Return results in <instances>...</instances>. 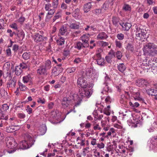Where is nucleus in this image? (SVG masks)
Here are the masks:
<instances>
[{"label": "nucleus", "mask_w": 157, "mask_h": 157, "mask_svg": "<svg viewBox=\"0 0 157 157\" xmlns=\"http://www.w3.org/2000/svg\"><path fill=\"white\" fill-rule=\"evenodd\" d=\"M31 80L32 78L31 75H29L25 76L22 78V81L25 84L31 82Z\"/></svg>", "instance_id": "nucleus-23"}, {"label": "nucleus", "mask_w": 157, "mask_h": 157, "mask_svg": "<svg viewBox=\"0 0 157 157\" xmlns=\"http://www.w3.org/2000/svg\"><path fill=\"white\" fill-rule=\"evenodd\" d=\"M62 11L61 10H58L57 12L56 13L55 15L53 17L52 20V22L55 21L57 19L61 18L62 16Z\"/></svg>", "instance_id": "nucleus-19"}, {"label": "nucleus", "mask_w": 157, "mask_h": 157, "mask_svg": "<svg viewBox=\"0 0 157 157\" xmlns=\"http://www.w3.org/2000/svg\"><path fill=\"white\" fill-rule=\"evenodd\" d=\"M20 67V68L23 69H26L28 68V66L26 64L24 63H22L20 64L18 66Z\"/></svg>", "instance_id": "nucleus-47"}, {"label": "nucleus", "mask_w": 157, "mask_h": 157, "mask_svg": "<svg viewBox=\"0 0 157 157\" xmlns=\"http://www.w3.org/2000/svg\"><path fill=\"white\" fill-rule=\"evenodd\" d=\"M76 69L75 67H70L67 68V71L69 74L73 73L75 71Z\"/></svg>", "instance_id": "nucleus-42"}, {"label": "nucleus", "mask_w": 157, "mask_h": 157, "mask_svg": "<svg viewBox=\"0 0 157 157\" xmlns=\"http://www.w3.org/2000/svg\"><path fill=\"white\" fill-rule=\"evenodd\" d=\"M136 38L140 40H143V39H146L148 37V34H147V31L143 32L142 34L140 33H137L136 34Z\"/></svg>", "instance_id": "nucleus-10"}, {"label": "nucleus", "mask_w": 157, "mask_h": 157, "mask_svg": "<svg viewBox=\"0 0 157 157\" xmlns=\"http://www.w3.org/2000/svg\"><path fill=\"white\" fill-rule=\"evenodd\" d=\"M45 38V37H44L39 33H36L33 37L34 41L36 43L43 41L44 40Z\"/></svg>", "instance_id": "nucleus-11"}, {"label": "nucleus", "mask_w": 157, "mask_h": 157, "mask_svg": "<svg viewBox=\"0 0 157 157\" xmlns=\"http://www.w3.org/2000/svg\"><path fill=\"white\" fill-rule=\"evenodd\" d=\"M93 13L97 15H99L101 13V9H97L93 11Z\"/></svg>", "instance_id": "nucleus-52"}, {"label": "nucleus", "mask_w": 157, "mask_h": 157, "mask_svg": "<svg viewBox=\"0 0 157 157\" xmlns=\"http://www.w3.org/2000/svg\"><path fill=\"white\" fill-rule=\"evenodd\" d=\"M92 58L95 61V63L98 65L102 66L105 64L104 59L101 57V56L100 53H97L93 56Z\"/></svg>", "instance_id": "nucleus-3"}, {"label": "nucleus", "mask_w": 157, "mask_h": 157, "mask_svg": "<svg viewBox=\"0 0 157 157\" xmlns=\"http://www.w3.org/2000/svg\"><path fill=\"white\" fill-rule=\"evenodd\" d=\"M51 61L50 60L48 59L45 62L44 67L47 70H49L51 67Z\"/></svg>", "instance_id": "nucleus-26"}, {"label": "nucleus", "mask_w": 157, "mask_h": 157, "mask_svg": "<svg viewBox=\"0 0 157 157\" xmlns=\"http://www.w3.org/2000/svg\"><path fill=\"white\" fill-rule=\"evenodd\" d=\"M115 44L116 47L119 48H121L122 47V43L120 40H116Z\"/></svg>", "instance_id": "nucleus-44"}, {"label": "nucleus", "mask_w": 157, "mask_h": 157, "mask_svg": "<svg viewBox=\"0 0 157 157\" xmlns=\"http://www.w3.org/2000/svg\"><path fill=\"white\" fill-rule=\"evenodd\" d=\"M10 63L9 62H6L5 63L4 65V67L6 68V70L7 71V76L9 77H10V70H9L10 68Z\"/></svg>", "instance_id": "nucleus-28"}, {"label": "nucleus", "mask_w": 157, "mask_h": 157, "mask_svg": "<svg viewBox=\"0 0 157 157\" xmlns=\"http://www.w3.org/2000/svg\"><path fill=\"white\" fill-rule=\"evenodd\" d=\"M112 58L109 56H107L105 57L106 61L109 63H110L112 62Z\"/></svg>", "instance_id": "nucleus-63"}, {"label": "nucleus", "mask_w": 157, "mask_h": 157, "mask_svg": "<svg viewBox=\"0 0 157 157\" xmlns=\"http://www.w3.org/2000/svg\"><path fill=\"white\" fill-rule=\"evenodd\" d=\"M77 83L78 86L79 87L86 88L88 87V83L83 77H81L78 78Z\"/></svg>", "instance_id": "nucleus-6"}, {"label": "nucleus", "mask_w": 157, "mask_h": 157, "mask_svg": "<svg viewBox=\"0 0 157 157\" xmlns=\"http://www.w3.org/2000/svg\"><path fill=\"white\" fill-rule=\"evenodd\" d=\"M18 126L16 125H15V124L13 125L12 124V125L10 126V133H12L11 135H15V133H13L15 131L17 130L18 129Z\"/></svg>", "instance_id": "nucleus-27"}, {"label": "nucleus", "mask_w": 157, "mask_h": 157, "mask_svg": "<svg viewBox=\"0 0 157 157\" xmlns=\"http://www.w3.org/2000/svg\"><path fill=\"white\" fill-rule=\"evenodd\" d=\"M51 117L56 120L58 119L59 117V114H58L56 111H53L51 113Z\"/></svg>", "instance_id": "nucleus-29"}, {"label": "nucleus", "mask_w": 157, "mask_h": 157, "mask_svg": "<svg viewBox=\"0 0 157 157\" xmlns=\"http://www.w3.org/2000/svg\"><path fill=\"white\" fill-rule=\"evenodd\" d=\"M93 128L94 130H100L101 129V127L99 126V124H94Z\"/></svg>", "instance_id": "nucleus-60"}, {"label": "nucleus", "mask_w": 157, "mask_h": 157, "mask_svg": "<svg viewBox=\"0 0 157 157\" xmlns=\"http://www.w3.org/2000/svg\"><path fill=\"white\" fill-rule=\"evenodd\" d=\"M112 21L113 25L117 26L119 21V19L116 17H113L112 18Z\"/></svg>", "instance_id": "nucleus-39"}, {"label": "nucleus", "mask_w": 157, "mask_h": 157, "mask_svg": "<svg viewBox=\"0 0 157 157\" xmlns=\"http://www.w3.org/2000/svg\"><path fill=\"white\" fill-rule=\"evenodd\" d=\"M79 96L82 98L85 97L90 96L91 94L87 88H81L79 89Z\"/></svg>", "instance_id": "nucleus-5"}, {"label": "nucleus", "mask_w": 157, "mask_h": 157, "mask_svg": "<svg viewBox=\"0 0 157 157\" xmlns=\"http://www.w3.org/2000/svg\"><path fill=\"white\" fill-rule=\"evenodd\" d=\"M89 149V148L88 147H86L83 149H82V155L84 157H85L86 156V153H87V151Z\"/></svg>", "instance_id": "nucleus-57"}, {"label": "nucleus", "mask_w": 157, "mask_h": 157, "mask_svg": "<svg viewBox=\"0 0 157 157\" xmlns=\"http://www.w3.org/2000/svg\"><path fill=\"white\" fill-rule=\"evenodd\" d=\"M37 101L39 103H41V104H44L45 102V100L44 98L43 99L41 98H39Z\"/></svg>", "instance_id": "nucleus-64"}, {"label": "nucleus", "mask_w": 157, "mask_h": 157, "mask_svg": "<svg viewBox=\"0 0 157 157\" xmlns=\"http://www.w3.org/2000/svg\"><path fill=\"white\" fill-rule=\"evenodd\" d=\"M122 9L126 11H130L131 10V7L128 4H124L123 7Z\"/></svg>", "instance_id": "nucleus-31"}, {"label": "nucleus", "mask_w": 157, "mask_h": 157, "mask_svg": "<svg viewBox=\"0 0 157 157\" xmlns=\"http://www.w3.org/2000/svg\"><path fill=\"white\" fill-rule=\"evenodd\" d=\"M19 87L20 90L22 91H25L27 89L26 86L21 83H19Z\"/></svg>", "instance_id": "nucleus-45"}, {"label": "nucleus", "mask_w": 157, "mask_h": 157, "mask_svg": "<svg viewBox=\"0 0 157 157\" xmlns=\"http://www.w3.org/2000/svg\"><path fill=\"white\" fill-rule=\"evenodd\" d=\"M135 28L136 29V34L137 33L142 34V33H143V32H144V31H147L146 30H144L143 29H140L139 27L137 26H136Z\"/></svg>", "instance_id": "nucleus-36"}, {"label": "nucleus", "mask_w": 157, "mask_h": 157, "mask_svg": "<svg viewBox=\"0 0 157 157\" xmlns=\"http://www.w3.org/2000/svg\"><path fill=\"white\" fill-rule=\"evenodd\" d=\"M92 4L90 2H88L84 4L83 10L85 13H87L90 11L92 7Z\"/></svg>", "instance_id": "nucleus-16"}, {"label": "nucleus", "mask_w": 157, "mask_h": 157, "mask_svg": "<svg viewBox=\"0 0 157 157\" xmlns=\"http://www.w3.org/2000/svg\"><path fill=\"white\" fill-rule=\"evenodd\" d=\"M9 106L6 104H4L2 105V108L0 109L1 113L9 109Z\"/></svg>", "instance_id": "nucleus-33"}, {"label": "nucleus", "mask_w": 157, "mask_h": 157, "mask_svg": "<svg viewBox=\"0 0 157 157\" xmlns=\"http://www.w3.org/2000/svg\"><path fill=\"white\" fill-rule=\"evenodd\" d=\"M89 34H84L80 38V40L83 42V47H87L89 46L88 40H89Z\"/></svg>", "instance_id": "nucleus-8"}, {"label": "nucleus", "mask_w": 157, "mask_h": 157, "mask_svg": "<svg viewBox=\"0 0 157 157\" xmlns=\"http://www.w3.org/2000/svg\"><path fill=\"white\" fill-rule=\"evenodd\" d=\"M122 56V53L120 51H117L115 52V57H116L118 59H120Z\"/></svg>", "instance_id": "nucleus-40"}, {"label": "nucleus", "mask_w": 157, "mask_h": 157, "mask_svg": "<svg viewBox=\"0 0 157 157\" xmlns=\"http://www.w3.org/2000/svg\"><path fill=\"white\" fill-rule=\"evenodd\" d=\"M47 71L44 67V66H42L37 70V72L40 75H45L47 74Z\"/></svg>", "instance_id": "nucleus-15"}, {"label": "nucleus", "mask_w": 157, "mask_h": 157, "mask_svg": "<svg viewBox=\"0 0 157 157\" xmlns=\"http://www.w3.org/2000/svg\"><path fill=\"white\" fill-rule=\"evenodd\" d=\"M30 57V54L29 52H24L22 55V57L25 60H27L29 59Z\"/></svg>", "instance_id": "nucleus-34"}, {"label": "nucleus", "mask_w": 157, "mask_h": 157, "mask_svg": "<svg viewBox=\"0 0 157 157\" xmlns=\"http://www.w3.org/2000/svg\"><path fill=\"white\" fill-rule=\"evenodd\" d=\"M59 74V72H58L57 68L55 67L53 68L52 71V75L55 76Z\"/></svg>", "instance_id": "nucleus-46"}, {"label": "nucleus", "mask_w": 157, "mask_h": 157, "mask_svg": "<svg viewBox=\"0 0 157 157\" xmlns=\"http://www.w3.org/2000/svg\"><path fill=\"white\" fill-rule=\"evenodd\" d=\"M97 146V147L101 149L104 148L105 147V145L103 143L101 142L100 143H98Z\"/></svg>", "instance_id": "nucleus-59"}, {"label": "nucleus", "mask_w": 157, "mask_h": 157, "mask_svg": "<svg viewBox=\"0 0 157 157\" xmlns=\"http://www.w3.org/2000/svg\"><path fill=\"white\" fill-rule=\"evenodd\" d=\"M91 141L90 142V144L93 146H94L95 145H97V140L94 138L91 137Z\"/></svg>", "instance_id": "nucleus-55"}, {"label": "nucleus", "mask_w": 157, "mask_h": 157, "mask_svg": "<svg viewBox=\"0 0 157 157\" xmlns=\"http://www.w3.org/2000/svg\"><path fill=\"white\" fill-rule=\"evenodd\" d=\"M20 67L17 66H16L15 68V74L17 75H19L22 72V69L20 68Z\"/></svg>", "instance_id": "nucleus-32"}, {"label": "nucleus", "mask_w": 157, "mask_h": 157, "mask_svg": "<svg viewBox=\"0 0 157 157\" xmlns=\"http://www.w3.org/2000/svg\"><path fill=\"white\" fill-rule=\"evenodd\" d=\"M110 81V78L107 75L104 78V84H107Z\"/></svg>", "instance_id": "nucleus-56"}, {"label": "nucleus", "mask_w": 157, "mask_h": 157, "mask_svg": "<svg viewBox=\"0 0 157 157\" xmlns=\"http://www.w3.org/2000/svg\"><path fill=\"white\" fill-rule=\"evenodd\" d=\"M26 137L27 139V141L24 140L20 143V147L21 149H25L29 148L33 144V139L30 136L28 135H26Z\"/></svg>", "instance_id": "nucleus-2"}, {"label": "nucleus", "mask_w": 157, "mask_h": 157, "mask_svg": "<svg viewBox=\"0 0 157 157\" xmlns=\"http://www.w3.org/2000/svg\"><path fill=\"white\" fill-rule=\"evenodd\" d=\"M93 71L92 68L90 67L87 68L86 70V75L87 76L90 77L92 76Z\"/></svg>", "instance_id": "nucleus-30"}, {"label": "nucleus", "mask_w": 157, "mask_h": 157, "mask_svg": "<svg viewBox=\"0 0 157 157\" xmlns=\"http://www.w3.org/2000/svg\"><path fill=\"white\" fill-rule=\"evenodd\" d=\"M134 98L135 100H138L141 101L142 102H144V100L140 97V93L139 92H136L134 93Z\"/></svg>", "instance_id": "nucleus-21"}, {"label": "nucleus", "mask_w": 157, "mask_h": 157, "mask_svg": "<svg viewBox=\"0 0 157 157\" xmlns=\"http://www.w3.org/2000/svg\"><path fill=\"white\" fill-rule=\"evenodd\" d=\"M117 38L119 40H122L124 39V35L122 33H118L116 36Z\"/></svg>", "instance_id": "nucleus-49"}, {"label": "nucleus", "mask_w": 157, "mask_h": 157, "mask_svg": "<svg viewBox=\"0 0 157 157\" xmlns=\"http://www.w3.org/2000/svg\"><path fill=\"white\" fill-rule=\"evenodd\" d=\"M117 68L118 70L123 73L126 69V67L124 63H119L117 65Z\"/></svg>", "instance_id": "nucleus-24"}, {"label": "nucleus", "mask_w": 157, "mask_h": 157, "mask_svg": "<svg viewBox=\"0 0 157 157\" xmlns=\"http://www.w3.org/2000/svg\"><path fill=\"white\" fill-rule=\"evenodd\" d=\"M26 110L29 114L32 113L33 109L29 105L27 106Z\"/></svg>", "instance_id": "nucleus-62"}, {"label": "nucleus", "mask_w": 157, "mask_h": 157, "mask_svg": "<svg viewBox=\"0 0 157 157\" xmlns=\"http://www.w3.org/2000/svg\"><path fill=\"white\" fill-rule=\"evenodd\" d=\"M108 36L104 32L100 33L97 36V38L100 40H104L107 39Z\"/></svg>", "instance_id": "nucleus-25"}, {"label": "nucleus", "mask_w": 157, "mask_h": 157, "mask_svg": "<svg viewBox=\"0 0 157 157\" xmlns=\"http://www.w3.org/2000/svg\"><path fill=\"white\" fill-rule=\"evenodd\" d=\"M6 24L4 23V21L3 19H0V29H4V27L6 25Z\"/></svg>", "instance_id": "nucleus-50"}, {"label": "nucleus", "mask_w": 157, "mask_h": 157, "mask_svg": "<svg viewBox=\"0 0 157 157\" xmlns=\"http://www.w3.org/2000/svg\"><path fill=\"white\" fill-rule=\"evenodd\" d=\"M82 47H83V43H82L81 42H78L77 43L76 48L78 50H80Z\"/></svg>", "instance_id": "nucleus-53"}, {"label": "nucleus", "mask_w": 157, "mask_h": 157, "mask_svg": "<svg viewBox=\"0 0 157 157\" xmlns=\"http://www.w3.org/2000/svg\"><path fill=\"white\" fill-rule=\"evenodd\" d=\"M17 81V78L15 77H14L11 79L10 82V85L12 87H14Z\"/></svg>", "instance_id": "nucleus-41"}, {"label": "nucleus", "mask_w": 157, "mask_h": 157, "mask_svg": "<svg viewBox=\"0 0 157 157\" xmlns=\"http://www.w3.org/2000/svg\"><path fill=\"white\" fill-rule=\"evenodd\" d=\"M64 39L62 37H60V38L57 40L58 44L60 46H62L64 44Z\"/></svg>", "instance_id": "nucleus-37"}, {"label": "nucleus", "mask_w": 157, "mask_h": 157, "mask_svg": "<svg viewBox=\"0 0 157 157\" xmlns=\"http://www.w3.org/2000/svg\"><path fill=\"white\" fill-rule=\"evenodd\" d=\"M146 62H147V59H145ZM144 67H143L145 69L147 70H151V71H152L153 70H155L156 68V66L155 65L152 63L150 60H149L147 63H145V61H144L143 63Z\"/></svg>", "instance_id": "nucleus-4"}, {"label": "nucleus", "mask_w": 157, "mask_h": 157, "mask_svg": "<svg viewBox=\"0 0 157 157\" xmlns=\"http://www.w3.org/2000/svg\"><path fill=\"white\" fill-rule=\"evenodd\" d=\"M147 93L149 95L154 96L156 97L155 99L157 100V90L152 89H149L146 90Z\"/></svg>", "instance_id": "nucleus-17"}, {"label": "nucleus", "mask_w": 157, "mask_h": 157, "mask_svg": "<svg viewBox=\"0 0 157 157\" xmlns=\"http://www.w3.org/2000/svg\"><path fill=\"white\" fill-rule=\"evenodd\" d=\"M151 143L154 145H157V136H154L151 138Z\"/></svg>", "instance_id": "nucleus-51"}, {"label": "nucleus", "mask_w": 157, "mask_h": 157, "mask_svg": "<svg viewBox=\"0 0 157 157\" xmlns=\"http://www.w3.org/2000/svg\"><path fill=\"white\" fill-rule=\"evenodd\" d=\"M126 49L128 51L132 52L134 50V48L132 44L128 43Z\"/></svg>", "instance_id": "nucleus-38"}, {"label": "nucleus", "mask_w": 157, "mask_h": 157, "mask_svg": "<svg viewBox=\"0 0 157 157\" xmlns=\"http://www.w3.org/2000/svg\"><path fill=\"white\" fill-rule=\"evenodd\" d=\"M53 15H50V14H48V13L47 14L46 18L45 19V21L46 22H48L50 20V19L52 17V16Z\"/></svg>", "instance_id": "nucleus-58"}, {"label": "nucleus", "mask_w": 157, "mask_h": 157, "mask_svg": "<svg viewBox=\"0 0 157 157\" xmlns=\"http://www.w3.org/2000/svg\"><path fill=\"white\" fill-rule=\"evenodd\" d=\"M41 59L39 56L36 55L34 56L31 61V63L33 64L36 65H39Z\"/></svg>", "instance_id": "nucleus-13"}, {"label": "nucleus", "mask_w": 157, "mask_h": 157, "mask_svg": "<svg viewBox=\"0 0 157 157\" xmlns=\"http://www.w3.org/2000/svg\"><path fill=\"white\" fill-rule=\"evenodd\" d=\"M52 5L50 3H48L45 4V9L46 11H48V14L53 15L55 13V10L54 9H52Z\"/></svg>", "instance_id": "nucleus-12"}, {"label": "nucleus", "mask_w": 157, "mask_h": 157, "mask_svg": "<svg viewBox=\"0 0 157 157\" xmlns=\"http://www.w3.org/2000/svg\"><path fill=\"white\" fill-rule=\"evenodd\" d=\"M67 31V29L66 27L63 26L59 30V33L62 35L65 34L66 32Z\"/></svg>", "instance_id": "nucleus-35"}, {"label": "nucleus", "mask_w": 157, "mask_h": 157, "mask_svg": "<svg viewBox=\"0 0 157 157\" xmlns=\"http://www.w3.org/2000/svg\"><path fill=\"white\" fill-rule=\"evenodd\" d=\"M10 140H11V142H10V153H12L17 149V147L18 145L13 138H10Z\"/></svg>", "instance_id": "nucleus-9"}, {"label": "nucleus", "mask_w": 157, "mask_h": 157, "mask_svg": "<svg viewBox=\"0 0 157 157\" xmlns=\"http://www.w3.org/2000/svg\"><path fill=\"white\" fill-rule=\"evenodd\" d=\"M80 23L77 21L75 23L71 24L69 25V27L72 29H78L80 27Z\"/></svg>", "instance_id": "nucleus-18"}, {"label": "nucleus", "mask_w": 157, "mask_h": 157, "mask_svg": "<svg viewBox=\"0 0 157 157\" xmlns=\"http://www.w3.org/2000/svg\"><path fill=\"white\" fill-rule=\"evenodd\" d=\"M17 116L19 118L21 119H24L25 116V114L23 113H18Z\"/></svg>", "instance_id": "nucleus-61"}, {"label": "nucleus", "mask_w": 157, "mask_h": 157, "mask_svg": "<svg viewBox=\"0 0 157 157\" xmlns=\"http://www.w3.org/2000/svg\"><path fill=\"white\" fill-rule=\"evenodd\" d=\"M59 0H53L52 2V6L54 9H56L57 8L59 4Z\"/></svg>", "instance_id": "nucleus-43"}, {"label": "nucleus", "mask_w": 157, "mask_h": 157, "mask_svg": "<svg viewBox=\"0 0 157 157\" xmlns=\"http://www.w3.org/2000/svg\"><path fill=\"white\" fill-rule=\"evenodd\" d=\"M108 55L112 58L115 57V52L113 50H111L109 52Z\"/></svg>", "instance_id": "nucleus-54"}, {"label": "nucleus", "mask_w": 157, "mask_h": 157, "mask_svg": "<svg viewBox=\"0 0 157 157\" xmlns=\"http://www.w3.org/2000/svg\"><path fill=\"white\" fill-rule=\"evenodd\" d=\"M122 28L124 30L128 31L131 27L132 25L131 24L126 22L125 23H123L121 25Z\"/></svg>", "instance_id": "nucleus-22"}, {"label": "nucleus", "mask_w": 157, "mask_h": 157, "mask_svg": "<svg viewBox=\"0 0 157 157\" xmlns=\"http://www.w3.org/2000/svg\"><path fill=\"white\" fill-rule=\"evenodd\" d=\"M143 50L145 55L154 57V58H153V60H156L157 57V46L154 43H149L146 44L143 48ZM151 59H152V58Z\"/></svg>", "instance_id": "nucleus-1"}, {"label": "nucleus", "mask_w": 157, "mask_h": 157, "mask_svg": "<svg viewBox=\"0 0 157 157\" xmlns=\"http://www.w3.org/2000/svg\"><path fill=\"white\" fill-rule=\"evenodd\" d=\"M128 99V97L124 95H122L120 99V102L121 104L124 105H127Z\"/></svg>", "instance_id": "nucleus-20"}, {"label": "nucleus", "mask_w": 157, "mask_h": 157, "mask_svg": "<svg viewBox=\"0 0 157 157\" xmlns=\"http://www.w3.org/2000/svg\"><path fill=\"white\" fill-rule=\"evenodd\" d=\"M110 105H107L106 108L105 109L104 111V112L105 114L107 115H109L110 114L109 111H110Z\"/></svg>", "instance_id": "nucleus-48"}, {"label": "nucleus", "mask_w": 157, "mask_h": 157, "mask_svg": "<svg viewBox=\"0 0 157 157\" xmlns=\"http://www.w3.org/2000/svg\"><path fill=\"white\" fill-rule=\"evenodd\" d=\"M71 97L70 98L66 96L63 99L62 104L64 108L67 107L72 102V98Z\"/></svg>", "instance_id": "nucleus-7"}, {"label": "nucleus", "mask_w": 157, "mask_h": 157, "mask_svg": "<svg viewBox=\"0 0 157 157\" xmlns=\"http://www.w3.org/2000/svg\"><path fill=\"white\" fill-rule=\"evenodd\" d=\"M148 84V82L143 79H138L137 80L136 85L139 86H141L144 85L147 86Z\"/></svg>", "instance_id": "nucleus-14"}]
</instances>
